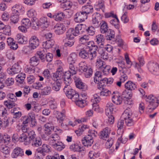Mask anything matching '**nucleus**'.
Segmentation results:
<instances>
[{"instance_id": "obj_61", "label": "nucleus", "mask_w": 159, "mask_h": 159, "mask_svg": "<svg viewBox=\"0 0 159 159\" xmlns=\"http://www.w3.org/2000/svg\"><path fill=\"white\" fill-rule=\"evenodd\" d=\"M104 3V1L99 0L97 4V6L98 8H96V9L99 10L101 9L103 12H104L105 10V5Z\"/></svg>"}, {"instance_id": "obj_46", "label": "nucleus", "mask_w": 159, "mask_h": 159, "mask_svg": "<svg viewBox=\"0 0 159 159\" xmlns=\"http://www.w3.org/2000/svg\"><path fill=\"white\" fill-rule=\"evenodd\" d=\"M138 60L139 63L135 62V67H141L143 66L145 64V61L143 57L141 55L139 56L138 58Z\"/></svg>"}, {"instance_id": "obj_48", "label": "nucleus", "mask_w": 159, "mask_h": 159, "mask_svg": "<svg viewBox=\"0 0 159 159\" xmlns=\"http://www.w3.org/2000/svg\"><path fill=\"white\" fill-rule=\"evenodd\" d=\"M62 18H64V14L62 12L59 11L54 15L53 19L57 21H61Z\"/></svg>"}, {"instance_id": "obj_32", "label": "nucleus", "mask_w": 159, "mask_h": 159, "mask_svg": "<svg viewBox=\"0 0 159 159\" xmlns=\"http://www.w3.org/2000/svg\"><path fill=\"white\" fill-rule=\"evenodd\" d=\"M16 39L18 43L20 44H25L26 43L27 39L21 34H18L16 36Z\"/></svg>"}, {"instance_id": "obj_28", "label": "nucleus", "mask_w": 159, "mask_h": 159, "mask_svg": "<svg viewBox=\"0 0 159 159\" xmlns=\"http://www.w3.org/2000/svg\"><path fill=\"white\" fill-rule=\"evenodd\" d=\"M114 108L115 106L112 103L110 102L108 103L106 105L105 109V113L106 115L108 116V115H111Z\"/></svg>"}, {"instance_id": "obj_43", "label": "nucleus", "mask_w": 159, "mask_h": 159, "mask_svg": "<svg viewBox=\"0 0 159 159\" xmlns=\"http://www.w3.org/2000/svg\"><path fill=\"white\" fill-rule=\"evenodd\" d=\"M110 69V66L106 64L99 70L102 73V74L106 76L109 74Z\"/></svg>"}, {"instance_id": "obj_47", "label": "nucleus", "mask_w": 159, "mask_h": 159, "mask_svg": "<svg viewBox=\"0 0 159 159\" xmlns=\"http://www.w3.org/2000/svg\"><path fill=\"white\" fill-rule=\"evenodd\" d=\"M65 147V145L62 142L58 141L57 142L54 148L58 151H61L63 150Z\"/></svg>"}, {"instance_id": "obj_59", "label": "nucleus", "mask_w": 159, "mask_h": 159, "mask_svg": "<svg viewBox=\"0 0 159 159\" xmlns=\"http://www.w3.org/2000/svg\"><path fill=\"white\" fill-rule=\"evenodd\" d=\"M98 49L99 53L101 55V58L104 60L107 59L108 58L107 53L103 51L102 48H99Z\"/></svg>"}, {"instance_id": "obj_19", "label": "nucleus", "mask_w": 159, "mask_h": 159, "mask_svg": "<svg viewBox=\"0 0 159 159\" xmlns=\"http://www.w3.org/2000/svg\"><path fill=\"white\" fill-rule=\"evenodd\" d=\"M84 48L88 49L89 51L92 52L97 50L98 49V46L95 44L93 41L87 42L85 43V46Z\"/></svg>"}, {"instance_id": "obj_17", "label": "nucleus", "mask_w": 159, "mask_h": 159, "mask_svg": "<svg viewBox=\"0 0 159 159\" xmlns=\"http://www.w3.org/2000/svg\"><path fill=\"white\" fill-rule=\"evenodd\" d=\"M23 150L19 147L15 148L11 154V157L13 158H17L18 157H22L24 155Z\"/></svg>"}, {"instance_id": "obj_39", "label": "nucleus", "mask_w": 159, "mask_h": 159, "mask_svg": "<svg viewBox=\"0 0 159 159\" xmlns=\"http://www.w3.org/2000/svg\"><path fill=\"white\" fill-rule=\"evenodd\" d=\"M10 19L11 23L16 24L20 20L19 15L15 12L12 13Z\"/></svg>"}, {"instance_id": "obj_31", "label": "nucleus", "mask_w": 159, "mask_h": 159, "mask_svg": "<svg viewBox=\"0 0 159 159\" xmlns=\"http://www.w3.org/2000/svg\"><path fill=\"white\" fill-rule=\"evenodd\" d=\"M54 43V41L52 39L47 40L43 43V46L44 49L47 50L51 48Z\"/></svg>"}, {"instance_id": "obj_9", "label": "nucleus", "mask_w": 159, "mask_h": 159, "mask_svg": "<svg viewBox=\"0 0 159 159\" xmlns=\"http://www.w3.org/2000/svg\"><path fill=\"white\" fill-rule=\"evenodd\" d=\"M102 16L98 13H94L92 15V21L93 24L96 28H98L100 26V24L102 20Z\"/></svg>"}, {"instance_id": "obj_64", "label": "nucleus", "mask_w": 159, "mask_h": 159, "mask_svg": "<svg viewBox=\"0 0 159 159\" xmlns=\"http://www.w3.org/2000/svg\"><path fill=\"white\" fill-rule=\"evenodd\" d=\"M86 31L89 35L93 36L95 34V30L94 27L91 26L87 28Z\"/></svg>"}, {"instance_id": "obj_29", "label": "nucleus", "mask_w": 159, "mask_h": 159, "mask_svg": "<svg viewBox=\"0 0 159 159\" xmlns=\"http://www.w3.org/2000/svg\"><path fill=\"white\" fill-rule=\"evenodd\" d=\"M93 9V7L92 5L87 4L82 7V11L84 13L88 16V14L92 12Z\"/></svg>"}, {"instance_id": "obj_53", "label": "nucleus", "mask_w": 159, "mask_h": 159, "mask_svg": "<svg viewBox=\"0 0 159 159\" xmlns=\"http://www.w3.org/2000/svg\"><path fill=\"white\" fill-rule=\"evenodd\" d=\"M72 3L70 1H67L63 2L61 4V7L64 10L70 9L72 6Z\"/></svg>"}, {"instance_id": "obj_63", "label": "nucleus", "mask_w": 159, "mask_h": 159, "mask_svg": "<svg viewBox=\"0 0 159 159\" xmlns=\"http://www.w3.org/2000/svg\"><path fill=\"white\" fill-rule=\"evenodd\" d=\"M114 18H115L110 21V23L111 24L114 25L116 28H118L119 27L118 24L119 20L117 16H116V17H114Z\"/></svg>"}, {"instance_id": "obj_44", "label": "nucleus", "mask_w": 159, "mask_h": 159, "mask_svg": "<svg viewBox=\"0 0 159 159\" xmlns=\"http://www.w3.org/2000/svg\"><path fill=\"white\" fill-rule=\"evenodd\" d=\"M26 116L30 120L32 125L33 126H35L36 125V122L34 113L33 112H30Z\"/></svg>"}, {"instance_id": "obj_62", "label": "nucleus", "mask_w": 159, "mask_h": 159, "mask_svg": "<svg viewBox=\"0 0 159 159\" xmlns=\"http://www.w3.org/2000/svg\"><path fill=\"white\" fill-rule=\"evenodd\" d=\"M25 77V74L21 73L20 74H19L16 77V81L20 84H22Z\"/></svg>"}, {"instance_id": "obj_35", "label": "nucleus", "mask_w": 159, "mask_h": 159, "mask_svg": "<svg viewBox=\"0 0 159 159\" xmlns=\"http://www.w3.org/2000/svg\"><path fill=\"white\" fill-rule=\"evenodd\" d=\"M107 34L106 36L107 40L114 41L115 40V32L112 30L109 29V31L107 32Z\"/></svg>"}, {"instance_id": "obj_22", "label": "nucleus", "mask_w": 159, "mask_h": 159, "mask_svg": "<svg viewBox=\"0 0 159 159\" xmlns=\"http://www.w3.org/2000/svg\"><path fill=\"white\" fill-rule=\"evenodd\" d=\"M82 142L84 146L88 147L91 146L93 140L91 137L89 135H87L82 139Z\"/></svg>"}, {"instance_id": "obj_49", "label": "nucleus", "mask_w": 159, "mask_h": 159, "mask_svg": "<svg viewBox=\"0 0 159 159\" xmlns=\"http://www.w3.org/2000/svg\"><path fill=\"white\" fill-rule=\"evenodd\" d=\"M106 65V64L105 62L102 61L101 59H98L97 60L96 62V66L99 70L104 66Z\"/></svg>"}, {"instance_id": "obj_13", "label": "nucleus", "mask_w": 159, "mask_h": 159, "mask_svg": "<svg viewBox=\"0 0 159 159\" xmlns=\"http://www.w3.org/2000/svg\"><path fill=\"white\" fill-rule=\"evenodd\" d=\"M66 29L65 26L60 23L57 24L54 28L55 33L57 35L63 34L65 32Z\"/></svg>"}, {"instance_id": "obj_10", "label": "nucleus", "mask_w": 159, "mask_h": 159, "mask_svg": "<svg viewBox=\"0 0 159 159\" xmlns=\"http://www.w3.org/2000/svg\"><path fill=\"white\" fill-rule=\"evenodd\" d=\"M36 24L39 28L44 30L48 26L49 22L47 18L43 17L40 18L39 21L36 22Z\"/></svg>"}, {"instance_id": "obj_37", "label": "nucleus", "mask_w": 159, "mask_h": 159, "mask_svg": "<svg viewBox=\"0 0 159 159\" xmlns=\"http://www.w3.org/2000/svg\"><path fill=\"white\" fill-rule=\"evenodd\" d=\"M125 88L128 90L132 91L134 90L136 88L135 84L131 81H128L125 85Z\"/></svg>"}, {"instance_id": "obj_50", "label": "nucleus", "mask_w": 159, "mask_h": 159, "mask_svg": "<svg viewBox=\"0 0 159 159\" xmlns=\"http://www.w3.org/2000/svg\"><path fill=\"white\" fill-rule=\"evenodd\" d=\"M64 14V18H70L73 13V11L70 9L64 10L63 12Z\"/></svg>"}, {"instance_id": "obj_56", "label": "nucleus", "mask_w": 159, "mask_h": 159, "mask_svg": "<svg viewBox=\"0 0 159 159\" xmlns=\"http://www.w3.org/2000/svg\"><path fill=\"white\" fill-rule=\"evenodd\" d=\"M77 55L74 53L70 54L68 58V61L70 63L73 64L74 63L76 60Z\"/></svg>"}, {"instance_id": "obj_3", "label": "nucleus", "mask_w": 159, "mask_h": 159, "mask_svg": "<svg viewBox=\"0 0 159 159\" xmlns=\"http://www.w3.org/2000/svg\"><path fill=\"white\" fill-rule=\"evenodd\" d=\"M133 113L130 108H127L124 111L122 117L124 119L126 125L127 126H133L135 123L132 118Z\"/></svg>"}, {"instance_id": "obj_45", "label": "nucleus", "mask_w": 159, "mask_h": 159, "mask_svg": "<svg viewBox=\"0 0 159 159\" xmlns=\"http://www.w3.org/2000/svg\"><path fill=\"white\" fill-rule=\"evenodd\" d=\"M88 129L87 125H83L80 126L78 129L75 131V133L78 136H80L82 134L83 131Z\"/></svg>"}, {"instance_id": "obj_30", "label": "nucleus", "mask_w": 159, "mask_h": 159, "mask_svg": "<svg viewBox=\"0 0 159 159\" xmlns=\"http://www.w3.org/2000/svg\"><path fill=\"white\" fill-rule=\"evenodd\" d=\"M1 152L3 153L4 157L5 158H7L9 156L10 149L7 146L2 145L1 147Z\"/></svg>"}, {"instance_id": "obj_6", "label": "nucleus", "mask_w": 159, "mask_h": 159, "mask_svg": "<svg viewBox=\"0 0 159 159\" xmlns=\"http://www.w3.org/2000/svg\"><path fill=\"white\" fill-rule=\"evenodd\" d=\"M57 64H60L58 66L57 71L53 73L52 74V76H51L54 81H59V80L60 79L63 74L62 68L63 64L60 61H57Z\"/></svg>"}, {"instance_id": "obj_23", "label": "nucleus", "mask_w": 159, "mask_h": 159, "mask_svg": "<svg viewBox=\"0 0 159 159\" xmlns=\"http://www.w3.org/2000/svg\"><path fill=\"white\" fill-rule=\"evenodd\" d=\"M44 131L47 135H50L51 133V130L54 129V126L52 122H48L44 126Z\"/></svg>"}, {"instance_id": "obj_34", "label": "nucleus", "mask_w": 159, "mask_h": 159, "mask_svg": "<svg viewBox=\"0 0 159 159\" xmlns=\"http://www.w3.org/2000/svg\"><path fill=\"white\" fill-rule=\"evenodd\" d=\"M65 111L64 110H62V112H60L56 110L54 111V114L56 116L58 120H59L60 123L62 122L63 120V117L65 116Z\"/></svg>"}, {"instance_id": "obj_52", "label": "nucleus", "mask_w": 159, "mask_h": 159, "mask_svg": "<svg viewBox=\"0 0 159 159\" xmlns=\"http://www.w3.org/2000/svg\"><path fill=\"white\" fill-rule=\"evenodd\" d=\"M51 91V87L46 86L41 90V94L42 95H47L50 93Z\"/></svg>"}, {"instance_id": "obj_16", "label": "nucleus", "mask_w": 159, "mask_h": 159, "mask_svg": "<svg viewBox=\"0 0 159 159\" xmlns=\"http://www.w3.org/2000/svg\"><path fill=\"white\" fill-rule=\"evenodd\" d=\"M94 40L99 48H103L105 40L104 37L103 35L101 34H98L96 36Z\"/></svg>"}, {"instance_id": "obj_14", "label": "nucleus", "mask_w": 159, "mask_h": 159, "mask_svg": "<svg viewBox=\"0 0 159 159\" xmlns=\"http://www.w3.org/2000/svg\"><path fill=\"white\" fill-rule=\"evenodd\" d=\"M74 80L76 87L82 89L83 91H85L87 89V86L84 83H83L79 77H75Z\"/></svg>"}, {"instance_id": "obj_2", "label": "nucleus", "mask_w": 159, "mask_h": 159, "mask_svg": "<svg viewBox=\"0 0 159 159\" xmlns=\"http://www.w3.org/2000/svg\"><path fill=\"white\" fill-rule=\"evenodd\" d=\"M39 45V40L35 35L31 37L29 40V45L25 47L24 51L27 53H30L31 51L35 49Z\"/></svg>"}, {"instance_id": "obj_1", "label": "nucleus", "mask_w": 159, "mask_h": 159, "mask_svg": "<svg viewBox=\"0 0 159 159\" xmlns=\"http://www.w3.org/2000/svg\"><path fill=\"white\" fill-rule=\"evenodd\" d=\"M65 76V77L64 78V83L65 85L63 89V91L66 97L70 99L72 98V96L75 93L76 91L73 89L70 85L71 83V80L70 79L69 75H66Z\"/></svg>"}, {"instance_id": "obj_4", "label": "nucleus", "mask_w": 159, "mask_h": 159, "mask_svg": "<svg viewBox=\"0 0 159 159\" xmlns=\"http://www.w3.org/2000/svg\"><path fill=\"white\" fill-rule=\"evenodd\" d=\"M146 101L148 103L147 109L149 112H151L155 110L159 104V99L152 95L148 96Z\"/></svg>"}, {"instance_id": "obj_20", "label": "nucleus", "mask_w": 159, "mask_h": 159, "mask_svg": "<svg viewBox=\"0 0 159 159\" xmlns=\"http://www.w3.org/2000/svg\"><path fill=\"white\" fill-rule=\"evenodd\" d=\"M110 132V129L108 127H106L100 132L99 137L101 139L106 140L109 138Z\"/></svg>"}, {"instance_id": "obj_41", "label": "nucleus", "mask_w": 159, "mask_h": 159, "mask_svg": "<svg viewBox=\"0 0 159 159\" xmlns=\"http://www.w3.org/2000/svg\"><path fill=\"white\" fill-rule=\"evenodd\" d=\"M47 52V50L43 48L37 52V56L39 57V58H40L43 62L45 61L44 55L46 54Z\"/></svg>"}, {"instance_id": "obj_54", "label": "nucleus", "mask_w": 159, "mask_h": 159, "mask_svg": "<svg viewBox=\"0 0 159 159\" xmlns=\"http://www.w3.org/2000/svg\"><path fill=\"white\" fill-rule=\"evenodd\" d=\"M32 146L38 147L42 144L41 139L37 137L30 142Z\"/></svg>"}, {"instance_id": "obj_5", "label": "nucleus", "mask_w": 159, "mask_h": 159, "mask_svg": "<svg viewBox=\"0 0 159 159\" xmlns=\"http://www.w3.org/2000/svg\"><path fill=\"white\" fill-rule=\"evenodd\" d=\"M79 56L81 58L86 59H89L90 60H93L97 56V52L95 51L91 52L87 49H86L84 48L81 49L79 52Z\"/></svg>"}, {"instance_id": "obj_55", "label": "nucleus", "mask_w": 159, "mask_h": 159, "mask_svg": "<svg viewBox=\"0 0 159 159\" xmlns=\"http://www.w3.org/2000/svg\"><path fill=\"white\" fill-rule=\"evenodd\" d=\"M84 99L85 98L83 99L80 98V99L76 102L75 104L81 108L84 107L87 104L86 101Z\"/></svg>"}, {"instance_id": "obj_18", "label": "nucleus", "mask_w": 159, "mask_h": 159, "mask_svg": "<svg viewBox=\"0 0 159 159\" xmlns=\"http://www.w3.org/2000/svg\"><path fill=\"white\" fill-rule=\"evenodd\" d=\"M112 97V102L117 105L120 104L122 102V97L117 91L113 92Z\"/></svg>"}, {"instance_id": "obj_36", "label": "nucleus", "mask_w": 159, "mask_h": 159, "mask_svg": "<svg viewBox=\"0 0 159 159\" xmlns=\"http://www.w3.org/2000/svg\"><path fill=\"white\" fill-rule=\"evenodd\" d=\"M27 15L28 17L31 18L32 21H35L37 20L36 16L37 14L35 11L33 9H31L29 10L27 13Z\"/></svg>"}, {"instance_id": "obj_58", "label": "nucleus", "mask_w": 159, "mask_h": 159, "mask_svg": "<svg viewBox=\"0 0 159 159\" xmlns=\"http://www.w3.org/2000/svg\"><path fill=\"white\" fill-rule=\"evenodd\" d=\"M129 90H125L122 94V96L124 98L130 99L132 96V94L131 92H129Z\"/></svg>"}, {"instance_id": "obj_27", "label": "nucleus", "mask_w": 159, "mask_h": 159, "mask_svg": "<svg viewBox=\"0 0 159 159\" xmlns=\"http://www.w3.org/2000/svg\"><path fill=\"white\" fill-rule=\"evenodd\" d=\"M104 76V75L102 74L100 71H97L95 73L94 77V82L95 83H97L98 81H103L104 79L105 78Z\"/></svg>"}, {"instance_id": "obj_42", "label": "nucleus", "mask_w": 159, "mask_h": 159, "mask_svg": "<svg viewBox=\"0 0 159 159\" xmlns=\"http://www.w3.org/2000/svg\"><path fill=\"white\" fill-rule=\"evenodd\" d=\"M39 59L37 55H35L31 57L30 60V63L33 66L37 65L39 63Z\"/></svg>"}, {"instance_id": "obj_51", "label": "nucleus", "mask_w": 159, "mask_h": 159, "mask_svg": "<svg viewBox=\"0 0 159 159\" xmlns=\"http://www.w3.org/2000/svg\"><path fill=\"white\" fill-rule=\"evenodd\" d=\"M70 148L74 152H80L81 151L80 146L77 143H74L70 146Z\"/></svg>"}, {"instance_id": "obj_11", "label": "nucleus", "mask_w": 159, "mask_h": 159, "mask_svg": "<svg viewBox=\"0 0 159 159\" xmlns=\"http://www.w3.org/2000/svg\"><path fill=\"white\" fill-rule=\"evenodd\" d=\"M87 17L88 16L84 13L82 11L77 12L75 14L74 20L76 22H81L84 21L85 19H86Z\"/></svg>"}, {"instance_id": "obj_40", "label": "nucleus", "mask_w": 159, "mask_h": 159, "mask_svg": "<svg viewBox=\"0 0 159 159\" xmlns=\"http://www.w3.org/2000/svg\"><path fill=\"white\" fill-rule=\"evenodd\" d=\"M24 8L21 5L16 4L12 7V13H15L20 15L21 10H23Z\"/></svg>"}, {"instance_id": "obj_8", "label": "nucleus", "mask_w": 159, "mask_h": 159, "mask_svg": "<svg viewBox=\"0 0 159 159\" xmlns=\"http://www.w3.org/2000/svg\"><path fill=\"white\" fill-rule=\"evenodd\" d=\"M21 70L20 66L18 63H15L11 68H8L7 70L8 73L10 75H13L19 73Z\"/></svg>"}, {"instance_id": "obj_15", "label": "nucleus", "mask_w": 159, "mask_h": 159, "mask_svg": "<svg viewBox=\"0 0 159 159\" xmlns=\"http://www.w3.org/2000/svg\"><path fill=\"white\" fill-rule=\"evenodd\" d=\"M51 147L47 144H43L42 147H39L36 150L37 153H40L43 156L45 154V153H48L51 151Z\"/></svg>"}, {"instance_id": "obj_33", "label": "nucleus", "mask_w": 159, "mask_h": 159, "mask_svg": "<svg viewBox=\"0 0 159 159\" xmlns=\"http://www.w3.org/2000/svg\"><path fill=\"white\" fill-rule=\"evenodd\" d=\"M75 28L78 34L80 33L82 34L85 31H86L87 29L85 25L82 24H78Z\"/></svg>"}, {"instance_id": "obj_21", "label": "nucleus", "mask_w": 159, "mask_h": 159, "mask_svg": "<svg viewBox=\"0 0 159 159\" xmlns=\"http://www.w3.org/2000/svg\"><path fill=\"white\" fill-rule=\"evenodd\" d=\"M78 33L76 31V30L73 28L69 29L66 34V38L65 40L66 39H72L74 38V36H76L78 35Z\"/></svg>"}, {"instance_id": "obj_25", "label": "nucleus", "mask_w": 159, "mask_h": 159, "mask_svg": "<svg viewBox=\"0 0 159 159\" xmlns=\"http://www.w3.org/2000/svg\"><path fill=\"white\" fill-rule=\"evenodd\" d=\"M6 115L3 114L2 116V118L1 119L2 127H6L8 126L10 120L7 112H6Z\"/></svg>"}, {"instance_id": "obj_38", "label": "nucleus", "mask_w": 159, "mask_h": 159, "mask_svg": "<svg viewBox=\"0 0 159 159\" xmlns=\"http://www.w3.org/2000/svg\"><path fill=\"white\" fill-rule=\"evenodd\" d=\"M45 135H43V138L45 140H47L49 139H51L56 141H58L60 139V137L56 133H54L50 136L47 135L46 136Z\"/></svg>"}, {"instance_id": "obj_7", "label": "nucleus", "mask_w": 159, "mask_h": 159, "mask_svg": "<svg viewBox=\"0 0 159 159\" xmlns=\"http://www.w3.org/2000/svg\"><path fill=\"white\" fill-rule=\"evenodd\" d=\"M147 67L152 74L156 75L159 74V65L157 62L150 61L147 64Z\"/></svg>"}, {"instance_id": "obj_60", "label": "nucleus", "mask_w": 159, "mask_h": 159, "mask_svg": "<svg viewBox=\"0 0 159 159\" xmlns=\"http://www.w3.org/2000/svg\"><path fill=\"white\" fill-rule=\"evenodd\" d=\"M61 83L59 81H56L52 85V89L53 90L57 91H58L61 88Z\"/></svg>"}, {"instance_id": "obj_57", "label": "nucleus", "mask_w": 159, "mask_h": 159, "mask_svg": "<svg viewBox=\"0 0 159 159\" xmlns=\"http://www.w3.org/2000/svg\"><path fill=\"white\" fill-rule=\"evenodd\" d=\"M85 77L86 78H90L93 74V70L90 67H88L86 70L83 71Z\"/></svg>"}, {"instance_id": "obj_12", "label": "nucleus", "mask_w": 159, "mask_h": 159, "mask_svg": "<svg viewBox=\"0 0 159 159\" xmlns=\"http://www.w3.org/2000/svg\"><path fill=\"white\" fill-rule=\"evenodd\" d=\"M100 98L97 94L93 95V98L91 100L93 102V108L95 111L98 112L99 111V107L97 103L100 101Z\"/></svg>"}, {"instance_id": "obj_24", "label": "nucleus", "mask_w": 159, "mask_h": 159, "mask_svg": "<svg viewBox=\"0 0 159 159\" xmlns=\"http://www.w3.org/2000/svg\"><path fill=\"white\" fill-rule=\"evenodd\" d=\"M76 69L75 68L73 64L70 63L69 66V70L68 71L66 72L64 74V78L65 77L66 75H69L70 76V79L71 80L70 76L71 75H73L76 74Z\"/></svg>"}, {"instance_id": "obj_26", "label": "nucleus", "mask_w": 159, "mask_h": 159, "mask_svg": "<svg viewBox=\"0 0 159 159\" xmlns=\"http://www.w3.org/2000/svg\"><path fill=\"white\" fill-rule=\"evenodd\" d=\"M100 31L102 33L104 34L108 31L109 29L107 23L102 20L100 24Z\"/></svg>"}]
</instances>
